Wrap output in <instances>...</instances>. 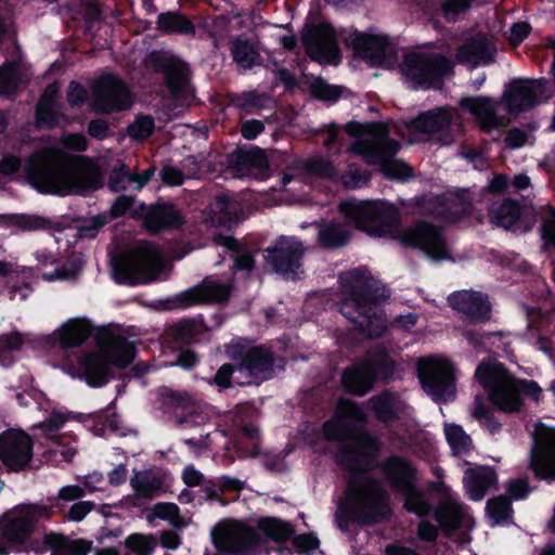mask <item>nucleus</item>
<instances>
[{
  "label": "nucleus",
  "mask_w": 555,
  "mask_h": 555,
  "mask_svg": "<svg viewBox=\"0 0 555 555\" xmlns=\"http://www.w3.org/2000/svg\"><path fill=\"white\" fill-rule=\"evenodd\" d=\"M306 248L295 236L280 235L263 250V259L273 272L285 280L299 279Z\"/></svg>",
  "instance_id": "11"
},
{
  "label": "nucleus",
  "mask_w": 555,
  "mask_h": 555,
  "mask_svg": "<svg viewBox=\"0 0 555 555\" xmlns=\"http://www.w3.org/2000/svg\"><path fill=\"white\" fill-rule=\"evenodd\" d=\"M130 485L139 498L153 499L160 492L163 479L152 470H135Z\"/></svg>",
  "instance_id": "42"
},
{
  "label": "nucleus",
  "mask_w": 555,
  "mask_h": 555,
  "mask_svg": "<svg viewBox=\"0 0 555 555\" xmlns=\"http://www.w3.org/2000/svg\"><path fill=\"white\" fill-rule=\"evenodd\" d=\"M156 29L165 35H195L194 24L180 11L159 13L156 21Z\"/></svg>",
  "instance_id": "38"
},
{
  "label": "nucleus",
  "mask_w": 555,
  "mask_h": 555,
  "mask_svg": "<svg viewBox=\"0 0 555 555\" xmlns=\"http://www.w3.org/2000/svg\"><path fill=\"white\" fill-rule=\"evenodd\" d=\"M115 402H111L105 410H101L91 415L94 427L99 431L109 429L115 433L119 430V415L113 411Z\"/></svg>",
  "instance_id": "53"
},
{
  "label": "nucleus",
  "mask_w": 555,
  "mask_h": 555,
  "mask_svg": "<svg viewBox=\"0 0 555 555\" xmlns=\"http://www.w3.org/2000/svg\"><path fill=\"white\" fill-rule=\"evenodd\" d=\"M99 350L82 353L78 369L91 387H102L113 378L112 366L125 369L137 356L135 345L121 335L103 330L98 337Z\"/></svg>",
  "instance_id": "5"
},
{
  "label": "nucleus",
  "mask_w": 555,
  "mask_h": 555,
  "mask_svg": "<svg viewBox=\"0 0 555 555\" xmlns=\"http://www.w3.org/2000/svg\"><path fill=\"white\" fill-rule=\"evenodd\" d=\"M224 353L231 361H237L238 373L251 382L270 379L278 357L264 345L250 346L246 339H232L224 346Z\"/></svg>",
  "instance_id": "10"
},
{
  "label": "nucleus",
  "mask_w": 555,
  "mask_h": 555,
  "mask_svg": "<svg viewBox=\"0 0 555 555\" xmlns=\"http://www.w3.org/2000/svg\"><path fill=\"white\" fill-rule=\"evenodd\" d=\"M95 503L93 501H78L73 503L64 513H60L64 519L79 522L81 521L93 508Z\"/></svg>",
  "instance_id": "59"
},
{
  "label": "nucleus",
  "mask_w": 555,
  "mask_h": 555,
  "mask_svg": "<svg viewBox=\"0 0 555 555\" xmlns=\"http://www.w3.org/2000/svg\"><path fill=\"white\" fill-rule=\"evenodd\" d=\"M351 233L339 222H327L320 227L318 244L324 249H337L348 244Z\"/></svg>",
  "instance_id": "40"
},
{
  "label": "nucleus",
  "mask_w": 555,
  "mask_h": 555,
  "mask_svg": "<svg viewBox=\"0 0 555 555\" xmlns=\"http://www.w3.org/2000/svg\"><path fill=\"white\" fill-rule=\"evenodd\" d=\"M464 338L467 343L478 351H490L496 343L501 340V332H486L478 330H467L463 333Z\"/></svg>",
  "instance_id": "48"
},
{
  "label": "nucleus",
  "mask_w": 555,
  "mask_h": 555,
  "mask_svg": "<svg viewBox=\"0 0 555 555\" xmlns=\"http://www.w3.org/2000/svg\"><path fill=\"white\" fill-rule=\"evenodd\" d=\"M453 122L452 108L448 106H438L428 111H423L408 122V129L411 132L422 134L441 133L439 139L444 145L452 142L450 128Z\"/></svg>",
  "instance_id": "25"
},
{
  "label": "nucleus",
  "mask_w": 555,
  "mask_h": 555,
  "mask_svg": "<svg viewBox=\"0 0 555 555\" xmlns=\"http://www.w3.org/2000/svg\"><path fill=\"white\" fill-rule=\"evenodd\" d=\"M228 169L238 178L255 177L264 179L269 173V160L264 151L258 146L249 150L237 146L227 155Z\"/></svg>",
  "instance_id": "23"
},
{
  "label": "nucleus",
  "mask_w": 555,
  "mask_h": 555,
  "mask_svg": "<svg viewBox=\"0 0 555 555\" xmlns=\"http://www.w3.org/2000/svg\"><path fill=\"white\" fill-rule=\"evenodd\" d=\"M371 370L375 384L382 382L388 384L395 379L397 362L391 358L389 350L384 345L370 348L363 357Z\"/></svg>",
  "instance_id": "31"
},
{
  "label": "nucleus",
  "mask_w": 555,
  "mask_h": 555,
  "mask_svg": "<svg viewBox=\"0 0 555 555\" xmlns=\"http://www.w3.org/2000/svg\"><path fill=\"white\" fill-rule=\"evenodd\" d=\"M232 102L241 112L250 114L262 106V96L256 91H248L237 94Z\"/></svg>",
  "instance_id": "58"
},
{
  "label": "nucleus",
  "mask_w": 555,
  "mask_h": 555,
  "mask_svg": "<svg viewBox=\"0 0 555 555\" xmlns=\"http://www.w3.org/2000/svg\"><path fill=\"white\" fill-rule=\"evenodd\" d=\"M486 513L496 524L509 519L513 514L511 498L500 494L489 499L486 504Z\"/></svg>",
  "instance_id": "49"
},
{
  "label": "nucleus",
  "mask_w": 555,
  "mask_h": 555,
  "mask_svg": "<svg viewBox=\"0 0 555 555\" xmlns=\"http://www.w3.org/2000/svg\"><path fill=\"white\" fill-rule=\"evenodd\" d=\"M472 5V0H442L440 10L442 16L448 22H454L456 17L467 11Z\"/></svg>",
  "instance_id": "60"
},
{
  "label": "nucleus",
  "mask_w": 555,
  "mask_h": 555,
  "mask_svg": "<svg viewBox=\"0 0 555 555\" xmlns=\"http://www.w3.org/2000/svg\"><path fill=\"white\" fill-rule=\"evenodd\" d=\"M382 172L390 180H408L414 175L413 168L398 158L386 162L382 168Z\"/></svg>",
  "instance_id": "56"
},
{
  "label": "nucleus",
  "mask_w": 555,
  "mask_h": 555,
  "mask_svg": "<svg viewBox=\"0 0 555 555\" xmlns=\"http://www.w3.org/2000/svg\"><path fill=\"white\" fill-rule=\"evenodd\" d=\"M86 495V489L78 485L62 487L56 496H50L48 504H42L47 508V519L56 513H64L68 502L80 500Z\"/></svg>",
  "instance_id": "43"
},
{
  "label": "nucleus",
  "mask_w": 555,
  "mask_h": 555,
  "mask_svg": "<svg viewBox=\"0 0 555 555\" xmlns=\"http://www.w3.org/2000/svg\"><path fill=\"white\" fill-rule=\"evenodd\" d=\"M231 291V285L205 278L199 284L175 295L169 302L178 309H186L201 304H221L229 300Z\"/></svg>",
  "instance_id": "22"
},
{
  "label": "nucleus",
  "mask_w": 555,
  "mask_h": 555,
  "mask_svg": "<svg viewBox=\"0 0 555 555\" xmlns=\"http://www.w3.org/2000/svg\"><path fill=\"white\" fill-rule=\"evenodd\" d=\"M449 304L470 324L485 323L491 318V305L488 296L481 292L454 293L449 297Z\"/></svg>",
  "instance_id": "26"
},
{
  "label": "nucleus",
  "mask_w": 555,
  "mask_h": 555,
  "mask_svg": "<svg viewBox=\"0 0 555 555\" xmlns=\"http://www.w3.org/2000/svg\"><path fill=\"white\" fill-rule=\"evenodd\" d=\"M541 236L546 245L555 248V208L546 207V215L541 221Z\"/></svg>",
  "instance_id": "64"
},
{
  "label": "nucleus",
  "mask_w": 555,
  "mask_h": 555,
  "mask_svg": "<svg viewBox=\"0 0 555 555\" xmlns=\"http://www.w3.org/2000/svg\"><path fill=\"white\" fill-rule=\"evenodd\" d=\"M28 183L39 193L68 196L88 194L103 186L99 164L88 156H77L68 165L52 150L33 153L25 165Z\"/></svg>",
  "instance_id": "3"
},
{
  "label": "nucleus",
  "mask_w": 555,
  "mask_h": 555,
  "mask_svg": "<svg viewBox=\"0 0 555 555\" xmlns=\"http://www.w3.org/2000/svg\"><path fill=\"white\" fill-rule=\"evenodd\" d=\"M396 393L385 390L371 399L375 417L383 423H392L399 418Z\"/></svg>",
  "instance_id": "44"
},
{
  "label": "nucleus",
  "mask_w": 555,
  "mask_h": 555,
  "mask_svg": "<svg viewBox=\"0 0 555 555\" xmlns=\"http://www.w3.org/2000/svg\"><path fill=\"white\" fill-rule=\"evenodd\" d=\"M143 222L150 232L159 233L164 230H179L185 220L175 204L157 203L147 209Z\"/></svg>",
  "instance_id": "28"
},
{
  "label": "nucleus",
  "mask_w": 555,
  "mask_h": 555,
  "mask_svg": "<svg viewBox=\"0 0 555 555\" xmlns=\"http://www.w3.org/2000/svg\"><path fill=\"white\" fill-rule=\"evenodd\" d=\"M306 171L322 179H335L337 177V169L334 164L324 157H314L308 159L305 164Z\"/></svg>",
  "instance_id": "54"
},
{
  "label": "nucleus",
  "mask_w": 555,
  "mask_h": 555,
  "mask_svg": "<svg viewBox=\"0 0 555 555\" xmlns=\"http://www.w3.org/2000/svg\"><path fill=\"white\" fill-rule=\"evenodd\" d=\"M341 298L339 312L365 338H379L387 331L382 302L390 296L388 289L365 268H354L339 274Z\"/></svg>",
  "instance_id": "4"
},
{
  "label": "nucleus",
  "mask_w": 555,
  "mask_h": 555,
  "mask_svg": "<svg viewBox=\"0 0 555 555\" xmlns=\"http://www.w3.org/2000/svg\"><path fill=\"white\" fill-rule=\"evenodd\" d=\"M238 372L237 361L222 364L216 372L212 384L220 389H228L232 386L233 374Z\"/></svg>",
  "instance_id": "62"
},
{
  "label": "nucleus",
  "mask_w": 555,
  "mask_h": 555,
  "mask_svg": "<svg viewBox=\"0 0 555 555\" xmlns=\"http://www.w3.org/2000/svg\"><path fill=\"white\" fill-rule=\"evenodd\" d=\"M464 485L468 498L479 502L490 489H498V474L491 466L468 468L464 475Z\"/></svg>",
  "instance_id": "29"
},
{
  "label": "nucleus",
  "mask_w": 555,
  "mask_h": 555,
  "mask_svg": "<svg viewBox=\"0 0 555 555\" xmlns=\"http://www.w3.org/2000/svg\"><path fill=\"white\" fill-rule=\"evenodd\" d=\"M209 331L202 315L195 319H182L167 326L166 335L177 345L188 346L201 340V336Z\"/></svg>",
  "instance_id": "33"
},
{
  "label": "nucleus",
  "mask_w": 555,
  "mask_h": 555,
  "mask_svg": "<svg viewBox=\"0 0 555 555\" xmlns=\"http://www.w3.org/2000/svg\"><path fill=\"white\" fill-rule=\"evenodd\" d=\"M230 52L234 63L244 70L262 63L256 44L245 35H237L230 40Z\"/></svg>",
  "instance_id": "36"
},
{
  "label": "nucleus",
  "mask_w": 555,
  "mask_h": 555,
  "mask_svg": "<svg viewBox=\"0 0 555 555\" xmlns=\"http://www.w3.org/2000/svg\"><path fill=\"white\" fill-rule=\"evenodd\" d=\"M18 78L11 66H0V95H13L17 90Z\"/></svg>",
  "instance_id": "63"
},
{
  "label": "nucleus",
  "mask_w": 555,
  "mask_h": 555,
  "mask_svg": "<svg viewBox=\"0 0 555 555\" xmlns=\"http://www.w3.org/2000/svg\"><path fill=\"white\" fill-rule=\"evenodd\" d=\"M378 437L369 430L353 433L349 441L343 442L335 456V463L349 473L347 499L338 504L336 520L346 531L349 524L372 526L388 520L392 515L389 494L379 487L371 475L377 467L382 451Z\"/></svg>",
  "instance_id": "1"
},
{
  "label": "nucleus",
  "mask_w": 555,
  "mask_h": 555,
  "mask_svg": "<svg viewBox=\"0 0 555 555\" xmlns=\"http://www.w3.org/2000/svg\"><path fill=\"white\" fill-rule=\"evenodd\" d=\"M545 78H513L503 92V101L511 114L529 112L540 103V98L546 92Z\"/></svg>",
  "instance_id": "18"
},
{
  "label": "nucleus",
  "mask_w": 555,
  "mask_h": 555,
  "mask_svg": "<svg viewBox=\"0 0 555 555\" xmlns=\"http://www.w3.org/2000/svg\"><path fill=\"white\" fill-rule=\"evenodd\" d=\"M259 530L276 543L286 542L293 534L289 524L273 517H263L258 521Z\"/></svg>",
  "instance_id": "46"
},
{
  "label": "nucleus",
  "mask_w": 555,
  "mask_h": 555,
  "mask_svg": "<svg viewBox=\"0 0 555 555\" xmlns=\"http://www.w3.org/2000/svg\"><path fill=\"white\" fill-rule=\"evenodd\" d=\"M417 372L424 391L434 401H447L455 395V377L451 362L425 358L420 361Z\"/></svg>",
  "instance_id": "13"
},
{
  "label": "nucleus",
  "mask_w": 555,
  "mask_h": 555,
  "mask_svg": "<svg viewBox=\"0 0 555 555\" xmlns=\"http://www.w3.org/2000/svg\"><path fill=\"white\" fill-rule=\"evenodd\" d=\"M155 130V121L151 115H139L127 127L128 135L134 141H143L151 137Z\"/></svg>",
  "instance_id": "52"
},
{
  "label": "nucleus",
  "mask_w": 555,
  "mask_h": 555,
  "mask_svg": "<svg viewBox=\"0 0 555 555\" xmlns=\"http://www.w3.org/2000/svg\"><path fill=\"white\" fill-rule=\"evenodd\" d=\"M93 334L92 325L85 319H72L52 334V339L62 349H70L83 345Z\"/></svg>",
  "instance_id": "32"
},
{
  "label": "nucleus",
  "mask_w": 555,
  "mask_h": 555,
  "mask_svg": "<svg viewBox=\"0 0 555 555\" xmlns=\"http://www.w3.org/2000/svg\"><path fill=\"white\" fill-rule=\"evenodd\" d=\"M149 65L157 74L164 75L165 86L177 101H185L189 95L190 69L185 62L176 57L152 52Z\"/></svg>",
  "instance_id": "17"
},
{
  "label": "nucleus",
  "mask_w": 555,
  "mask_h": 555,
  "mask_svg": "<svg viewBox=\"0 0 555 555\" xmlns=\"http://www.w3.org/2000/svg\"><path fill=\"white\" fill-rule=\"evenodd\" d=\"M124 544L135 555H152L157 546V540L153 534L131 533Z\"/></svg>",
  "instance_id": "50"
},
{
  "label": "nucleus",
  "mask_w": 555,
  "mask_h": 555,
  "mask_svg": "<svg viewBox=\"0 0 555 555\" xmlns=\"http://www.w3.org/2000/svg\"><path fill=\"white\" fill-rule=\"evenodd\" d=\"M376 468H379L390 489L403 495V508L408 513L420 518L430 515L433 504L418 487V468L412 460L400 454H390L377 463Z\"/></svg>",
  "instance_id": "6"
},
{
  "label": "nucleus",
  "mask_w": 555,
  "mask_h": 555,
  "mask_svg": "<svg viewBox=\"0 0 555 555\" xmlns=\"http://www.w3.org/2000/svg\"><path fill=\"white\" fill-rule=\"evenodd\" d=\"M528 469L538 480L555 482V428L542 422L535 425L532 434Z\"/></svg>",
  "instance_id": "12"
},
{
  "label": "nucleus",
  "mask_w": 555,
  "mask_h": 555,
  "mask_svg": "<svg viewBox=\"0 0 555 555\" xmlns=\"http://www.w3.org/2000/svg\"><path fill=\"white\" fill-rule=\"evenodd\" d=\"M459 105L477 118L479 128L485 133L503 126L502 118L495 112V103L489 96H464Z\"/></svg>",
  "instance_id": "27"
},
{
  "label": "nucleus",
  "mask_w": 555,
  "mask_h": 555,
  "mask_svg": "<svg viewBox=\"0 0 555 555\" xmlns=\"http://www.w3.org/2000/svg\"><path fill=\"white\" fill-rule=\"evenodd\" d=\"M16 516L5 519L1 530L3 539L11 545H26L40 518H47V508L40 504H20L13 508Z\"/></svg>",
  "instance_id": "19"
},
{
  "label": "nucleus",
  "mask_w": 555,
  "mask_h": 555,
  "mask_svg": "<svg viewBox=\"0 0 555 555\" xmlns=\"http://www.w3.org/2000/svg\"><path fill=\"white\" fill-rule=\"evenodd\" d=\"M345 43L352 49L354 55L372 67L390 64L397 56L396 46L387 35H373L354 30Z\"/></svg>",
  "instance_id": "16"
},
{
  "label": "nucleus",
  "mask_w": 555,
  "mask_h": 555,
  "mask_svg": "<svg viewBox=\"0 0 555 555\" xmlns=\"http://www.w3.org/2000/svg\"><path fill=\"white\" fill-rule=\"evenodd\" d=\"M211 212L217 217L219 224L236 221L237 204L229 195L218 194L210 203Z\"/></svg>",
  "instance_id": "47"
},
{
  "label": "nucleus",
  "mask_w": 555,
  "mask_h": 555,
  "mask_svg": "<svg viewBox=\"0 0 555 555\" xmlns=\"http://www.w3.org/2000/svg\"><path fill=\"white\" fill-rule=\"evenodd\" d=\"M158 396L162 404L169 409L185 408L190 401L188 393L172 390L168 387L160 388Z\"/></svg>",
  "instance_id": "57"
},
{
  "label": "nucleus",
  "mask_w": 555,
  "mask_h": 555,
  "mask_svg": "<svg viewBox=\"0 0 555 555\" xmlns=\"http://www.w3.org/2000/svg\"><path fill=\"white\" fill-rule=\"evenodd\" d=\"M339 211L356 229L372 237H395L404 247L420 249L435 260L448 257L442 228L429 221L418 220L393 235L400 224L399 209L384 199L346 201Z\"/></svg>",
  "instance_id": "2"
},
{
  "label": "nucleus",
  "mask_w": 555,
  "mask_h": 555,
  "mask_svg": "<svg viewBox=\"0 0 555 555\" xmlns=\"http://www.w3.org/2000/svg\"><path fill=\"white\" fill-rule=\"evenodd\" d=\"M495 53L496 50L489 40L482 35H477L459 48L457 57L462 63L488 65L494 61Z\"/></svg>",
  "instance_id": "34"
},
{
  "label": "nucleus",
  "mask_w": 555,
  "mask_h": 555,
  "mask_svg": "<svg viewBox=\"0 0 555 555\" xmlns=\"http://www.w3.org/2000/svg\"><path fill=\"white\" fill-rule=\"evenodd\" d=\"M434 511V518L438 522L441 530L450 535L459 530L463 524L464 514L461 504L455 501H446L439 504Z\"/></svg>",
  "instance_id": "37"
},
{
  "label": "nucleus",
  "mask_w": 555,
  "mask_h": 555,
  "mask_svg": "<svg viewBox=\"0 0 555 555\" xmlns=\"http://www.w3.org/2000/svg\"><path fill=\"white\" fill-rule=\"evenodd\" d=\"M453 67V62L441 53L410 52L403 59L401 70L413 89L440 90Z\"/></svg>",
  "instance_id": "8"
},
{
  "label": "nucleus",
  "mask_w": 555,
  "mask_h": 555,
  "mask_svg": "<svg viewBox=\"0 0 555 555\" xmlns=\"http://www.w3.org/2000/svg\"><path fill=\"white\" fill-rule=\"evenodd\" d=\"M3 224L8 227H16L23 232L50 230L52 222L37 215L29 214H5L3 216Z\"/></svg>",
  "instance_id": "45"
},
{
  "label": "nucleus",
  "mask_w": 555,
  "mask_h": 555,
  "mask_svg": "<svg viewBox=\"0 0 555 555\" xmlns=\"http://www.w3.org/2000/svg\"><path fill=\"white\" fill-rule=\"evenodd\" d=\"M160 251L151 242H143L135 249L114 257L112 275L119 285L138 286L154 281L160 269Z\"/></svg>",
  "instance_id": "7"
},
{
  "label": "nucleus",
  "mask_w": 555,
  "mask_h": 555,
  "mask_svg": "<svg viewBox=\"0 0 555 555\" xmlns=\"http://www.w3.org/2000/svg\"><path fill=\"white\" fill-rule=\"evenodd\" d=\"M310 92L314 99L321 101L336 102L341 96V89L327 83L323 78H317L310 85Z\"/></svg>",
  "instance_id": "55"
},
{
  "label": "nucleus",
  "mask_w": 555,
  "mask_h": 555,
  "mask_svg": "<svg viewBox=\"0 0 555 555\" xmlns=\"http://www.w3.org/2000/svg\"><path fill=\"white\" fill-rule=\"evenodd\" d=\"M514 387L516 389V396L520 401L519 411L521 410L524 402L521 399V395L533 398L534 400H539V396L542 392L541 387L535 380L532 379H517L514 377Z\"/></svg>",
  "instance_id": "61"
},
{
  "label": "nucleus",
  "mask_w": 555,
  "mask_h": 555,
  "mask_svg": "<svg viewBox=\"0 0 555 555\" xmlns=\"http://www.w3.org/2000/svg\"><path fill=\"white\" fill-rule=\"evenodd\" d=\"M46 548H50L51 555H88L92 543L83 539L72 540L63 533L48 532L43 535Z\"/></svg>",
  "instance_id": "35"
},
{
  "label": "nucleus",
  "mask_w": 555,
  "mask_h": 555,
  "mask_svg": "<svg viewBox=\"0 0 555 555\" xmlns=\"http://www.w3.org/2000/svg\"><path fill=\"white\" fill-rule=\"evenodd\" d=\"M91 89L93 109L99 114L122 112L132 105V96L126 82L115 74L100 76Z\"/></svg>",
  "instance_id": "14"
},
{
  "label": "nucleus",
  "mask_w": 555,
  "mask_h": 555,
  "mask_svg": "<svg viewBox=\"0 0 555 555\" xmlns=\"http://www.w3.org/2000/svg\"><path fill=\"white\" fill-rule=\"evenodd\" d=\"M340 380L347 393L360 397L370 392L375 385L372 372L363 358L346 367Z\"/></svg>",
  "instance_id": "30"
},
{
  "label": "nucleus",
  "mask_w": 555,
  "mask_h": 555,
  "mask_svg": "<svg viewBox=\"0 0 555 555\" xmlns=\"http://www.w3.org/2000/svg\"><path fill=\"white\" fill-rule=\"evenodd\" d=\"M56 92L57 87L55 83H52L40 95L35 109L36 124L38 127H46L48 129H52L56 126L57 114L54 109V98Z\"/></svg>",
  "instance_id": "39"
},
{
  "label": "nucleus",
  "mask_w": 555,
  "mask_h": 555,
  "mask_svg": "<svg viewBox=\"0 0 555 555\" xmlns=\"http://www.w3.org/2000/svg\"><path fill=\"white\" fill-rule=\"evenodd\" d=\"M489 217L495 225L512 232L530 231L537 220L533 207L521 205L512 198L492 203L489 207Z\"/></svg>",
  "instance_id": "21"
},
{
  "label": "nucleus",
  "mask_w": 555,
  "mask_h": 555,
  "mask_svg": "<svg viewBox=\"0 0 555 555\" xmlns=\"http://www.w3.org/2000/svg\"><path fill=\"white\" fill-rule=\"evenodd\" d=\"M446 439L455 453H467L472 444V438L465 433L462 426L447 424L444 427Z\"/></svg>",
  "instance_id": "51"
},
{
  "label": "nucleus",
  "mask_w": 555,
  "mask_h": 555,
  "mask_svg": "<svg viewBox=\"0 0 555 555\" xmlns=\"http://www.w3.org/2000/svg\"><path fill=\"white\" fill-rule=\"evenodd\" d=\"M257 532L246 526L221 527L212 533V544L221 555L245 554L257 545Z\"/></svg>",
  "instance_id": "24"
},
{
  "label": "nucleus",
  "mask_w": 555,
  "mask_h": 555,
  "mask_svg": "<svg viewBox=\"0 0 555 555\" xmlns=\"http://www.w3.org/2000/svg\"><path fill=\"white\" fill-rule=\"evenodd\" d=\"M301 43L307 56L319 64H333L340 60L335 29L328 23L307 24L301 34Z\"/></svg>",
  "instance_id": "15"
},
{
  "label": "nucleus",
  "mask_w": 555,
  "mask_h": 555,
  "mask_svg": "<svg viewBox=\"0 0 555 555\" xmlns=\"http://www.w3.org/2000/svg\"><path fill=\"white\" fill-rule=\"evenodd\" d=\"M475 378L488 393L491 403L504 413L519 412L514 376L498 361L482 360L476 367Z\"/></svg>",
  "instance_id": "9"
},
{
  "label": "nucleus",
  "mask_w": 555,
  "mask_h": 555,
  "mask_svg": "<svg viewBox=\"0 0 555 555\" xmlns=\"http://www.w3.org/2000/svg\"><path fill=\"white\" fill-rule=\"evenodd\" d=\"M34 455L31 437L23 430L0 434V461L9 473L25 470Z\"/></svg>",
  "instance_id": "20"
},
{
  "label": "nucleus",
  "mask_w": 555,
  "mask_h": 555,
  "mask_svg": "<svg viewBox=\"0 0 555 555\" xmlns=\"http://www.w3.org/2000/svg\"><path fill=\"white\" fill-rule=\"evenodd\" d=\"M223 245L230 251L233 261L232 269L235 272H251L255 268V253L243 245L233 236L223 237Z\"/></svg>",
  "instance_id": "41"
}]
</instances>
